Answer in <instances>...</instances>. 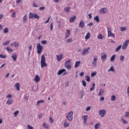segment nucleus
Wrapping results in <instances>:
<instances>
[{
  "label": "nucleus",
  "mask_w": 129,
  "mask_h": 129,
  "mask_svg": "<svg viewBox=\"0 0 129 129\" xmlns=\"http://www.w3.org/2000/svg\"><path fill=\"white\" fill-rule=\"evenodd\" d=\"M45 60H46V57H45V55H44V54H42L41 55V61H40L41 68H44V67H47V63H46V62L45 61Z\"/></svg>",
  "instance_id": "1"
},
{
  "label": "nucleus",
  "mask_w": 129,
  "mask_h": 129,
  "mask_svg": "<svg viewBox=\"0 0 129 129\" xmlns=\"http://www.w3.org/2000/svg\"><path fill=\"white\" fill-rule=\"evenodd\" d=\"M37 49V54H41L42 50H43V46L40 45V43H38L36 46Z\"/></svg>",
  "instance_id": "2"
},
{
  "label": "nucleus",
  "mask_w": 129,
  "mask_h": 129,
  "mask_svg": "<svg viewBox=\"0 0 129 129\" xmlns=\"http://www.w3.org/2000/svg\"><path fill=\"white\" fill-rule=\"evenodd\" d=\"M70 62H71V59H69L66 62L65 67H66V68H67V69H71L72 66H71V63H70Z\"/></svg>",
  "instance_id": "3"
},
{
  "label": "nucleus",
  "mask_w": 129,
  "mask_h": 129,
  "mask_svg": "<svg viewBox=\"0 0 129 129\" xmlns=\"http://www.w3.org/2000/svg\"><path fill=\"white\" fill-rule=\"evenodd\" d=\"M67 118H68L69 120L71 121L73 119V111H71L67 116Z\"/></svg>",
  "instance_id": "4"
},
{
  "label": "nucleus",
  "mask_w": 129,
  "mask_h": 129,
  "mask_svg": "<svg viewBox=\"0 0 129 129\" xmlns=\"http://www.w3.org/2000/svg\"><path fill=\"white\" fill-rule=\"evenodd\" d=\"M106 111L104 109H102L99 111V115L101 116V117H103L106 113Z\"/></svg>",
  "instance_id": "5"
},
{
  "label": "nucleus",
  "mask_w": 129,
  "mask_h": 129,
  "mask_svg": "<svg viewBox=\"0 0 129 129\" xmlns=\"http://www.w3.org/2000/svg\"><path fill=\"white\" fill-rule=\"evenodd\" d=\"M106 57H107V54L104 52L101 53V59L103 61H105V60H106Z\"/></svg>",
  "instance_id": "6"
},
{
  "label": "nucleus",
  "mask_w": 129,
  "mask_h": 129,
  "mask_svg": "<svg viewBox=\"0 0 129 129\" xmlns=\"http://www.w3.org/2000/svg\"><path fill=\"white\" fill-rule=\"evenodd\" d=\"M84 21L83 20H81L79 24V28H84Z\"/></svg>",
  "instance_id": "7"
},
{
  "label": "nucleus",
  "mask_w": 129,
  "mask_h": 129,
  "mask_svg": "<svg viewBox=\"0 0 129 129\" xmlns=\"http://www.w3.org/2000/svg\"><path fill=\"white\" fill-rule=\"evenodd\" d=\"M63 72H66V70L65 69L59 70L57 73V75H61Z\"/></svg>",
  "instance_id": "8"
},
{
  "label": "nucleus",
  "mask_w": 129,
  "mask_h": 129,
  "mask_svg": "<svg viewBox=\"0 0 129 129\" xmlns=\"http://www.w3.org/2000/svg\"><path fill=\"white\" fill-rule=\"evenodd\" d=\"M107 12V10H106V8H102L100 10V13L101 14H105Z\"/></svg>",
  "instance_id": "9"
},
{
  "label": "nucleus",
  "mask_w": 129,
  "mask_h": 129,
  "mask_svg": "<svg viewBox=\"0 0 129 129\" xmlns=\"http://www.w3.org/2000/svg\"><path fill=\"white\" fill-rule=\"evenodd\" d=\"M69 36H70V30L67 29V32L66 34L65 39H67V38H69Z\"/></svg>",
  "instance_id": "10"
},
{
  "label": "nucleus",
  "mask_w": 129,
  "mask_h": 129,
  "mask_svg": "<svg viewBox=\"0 0 129 129\" xmlns=\"http://www.w3.org/2000/svg\"><path fill=\"white\" fill-rule=\"evenodd\" d=\"M62 58H63L62 54H59L58 55H56V59L57 61H61V60H62Z\"/></svg>",
  "instance_id": "11"
},
{
  "label": "nucleus",
  "mask_w": 129,
  "mask_h": 129,
  "mask_svg": "<svg viewBox=\"0 0 129 129\" xmlns=\"http://www.w3.org/2000/svg\"><path fill=\"white\" fill-rule=\"evenodd\" d=\"M89 49H90V47H88L87 49H84L82 52V55H86V54H87V53L88 52V50H89Z\"/></svg>",
  "instance_id": "12"
},
{
  "label": "nucleus",
  "mask_w": 129,
  "mask_h": 129,
  "mask_svg": "<svg viewBox=\"0 0 129 129\" xmlns=\"http://www.w3.org/2000/svg\"><path fill=\"white\" fill-rule=\"evenodd\" d=\"M34 80L36 83L37 82H39V81H40V76H38V75H36L35 76Z\"/></svg>",
  "instance_id": "13"
},
{
  "label": "nucleus",
  "mask_w": 129,
  "mask_h": 129,
  "mask_svg": "<svg viewBox=\"0 0 129 129\" xmlns=\"http://www.w3.org/2000/svg\"><path fill=\"white\" fill-rule=\"evenodd\" d=\"M80 63H81V61H76L75 64V68H77V67H79V65H80Z\"/></svg>",
  "instance_id": "14"
},
{
  "label": "nucleus",
  "mask_w": 129,
  "mask_h": 129,
  "mask_svg": "<svg viewBox=\"0 0 129 129\" xmlns=\"http://www.w3.org/2000/svg\"><path fill=\"white\" fill-rule=\"evenodd\" d=\"M14 102V100L13 99H8L7 103V104H8L9 105L12 104V103Z\"/></svg>",
  "instance_id": "15"
},
{
  "label": "nucleus",
  "mask_w": 129,
  "mask_h": 129,
  "mask_svg": "<svg viewBox=\"0 0 129 129\" xmlns=\"http://www.w3.org/2000/svg\"><path fill=\"white\" fill-rule=\"evenodd\" d=\"M94 21H96V22H97V23H99L100 19H99V17H98V16H96L94 18Z\"/></svg>",
  "instance_id": "16"
},
{
  "label": "nucleus",
  "mask_w": 129,
  "mask_h": 129,
  "mask_svg": "<svg viewBox=\"0 0 129 129\" xmlns=\"http://www.w3.org/2000/svg\"><path fill=\"white\" fill-rule=\"evenodd\" d=\"M110 71H111L112 72H113L114 73V72H115V70L113 68V66L111 67L110 69H109L108 70V72H110Z\"/></svg>",
  "instance_id": "17"
},
{
  "label": "nucleus",
  "mask_w": 129,
  "mask_h": 129,
  "mask_svg": "<svg viewBox=\"0 0 129 129\" xmlns=\"http://www.w3.org/2000/svg\"><path fill=\"white\" fill-rule=\"evenodd\" d=\"M75 20H76V16H74L73 18H71L70 22V23H73L75 22Z\"/></svg>",
  "instance_id": "18"
},
{
  "label": "nucleus",
  "mask_w": 129,
  "mask_h": 129,
  "mask_svg": "<svg viewBox=\"0 0 129 129\" xmlns=\"http://www.w3.org/2000/svg\"><path fill=\"white\" fill-rule=\"evenodd\" d=\"M15 86V87H16L17 90H18V91H19V90H20V83H17Z\"/></svg>",
  "instance_id": "19"
},
{
  "label": "nucleus",
  "mask_w": 129,
  "mask_h": 129,
  "mask_svg": "<svg viewBox=\"0 0 129 129\" xmlns=\"http://www.w3.org/2000/svg\"><path fill=\"white\" fill-rule=\"evenodd\" d=\"M44 102H45V100H38L36 103V105H39V103H44Z\"/></svg>",
  "instance_id": "20"
},
{
  "label": "nucleus",
  "mask_w": 129,
  "mask_h": 129,
  "mask_svg": "<svg viewBox=\"0 0 129 129\" xmlns=\"http://www.w3.org/2000/svg\"><path fill=\"white\" fill-rule=\"evenodd\" d=\"M85 39L86 40H88L89 38H90V33H87V35L85 36Z\"/></svg>",
  "instance_id": "21"
},
{
  "label": "nucleus",
  "mask_w": 129,
  "mask_h": 129,
  "mask_svg": "<svg viewBox=\"0 0 129 129\" xmlns=\"http://www.w3.org/2000/svg\"><path fill=\"white\" fill-rule=\"evenodd\" d=\"M86 120H87V115L84 116V123L86 124Z\"/></svg>",
  "instance_id": "22"
},
{
  "label": "nucleus",
  "mask_w": 129,
  "mask_h": 129,
  "mask_svg": "<svg viewBox=\"0 0 129 129\" xmlns=\"http://www.w3.org/2000/svg\"><path fill=\"white\" fill-rule=\"evenodd\" d=\"M33 18H34V19H38V20H39V19H40V16H39V15H38L37 14L34 13Z\"/></svg>",
  "instance_id": "23"
},
{
  "label": "nucleus",
  "mask_w": 129,
  "mask_h": 129,
  "mask_svg": "<svg viewBox=\"0 0 129 129\" xmlns=\"http://www.w3.org/2000/svg\"><path fill=\"white\" fill-rule=\"evenodd\" d=\"M12 57L14 61L17 60V54H13Z\"/></svg>",
  "instance_id": "24"
},
{
  "label": "nucleus",
  "mask_w": 129,
  "mask_h": 129,
  "mask_svg": "<svg viewBox=\"0 0 129 129\" xmlns=\"http://www.w3.org/2000/svg\"><path fill=\"white\" fill-rule=\"evenodd\" d=\"M94 88H95V84L94 83L92 85V87L90 89V91H93Z\"/></svg>",
  "instance_id": "25"
},
{
  "label": "nucleus",
  "mask_w": 129,
  "mask_h": 129,
  "mask_svg": "<svg viewBox=\"0 0 129 129\" xmlns=\"http://www.w3.org/2000/svg\"><path fill=\"white\" fill-rule=\"evenodd\" d=\"M69 10H71V7H67L64 9V12H66V13H69Z\"/></svg>",
  "instance_id": "26"
},
{
  "label": "nucleus",
  "mask_w": 129,
  "mask_h": 129,
  "mask_svg": "<svg viewBox=\"0 0 129 129\" xmlns=\"http://www.w3.org/2000/svg\"><path fill=\"white\" fill-rule=\"evenodd\" d=\"M6 50L8 51V52H14V50L10 48V47L9 46L7 47Z\"/></svg>",
  "instance_id": "27"
},
{
  "label": "nucleus",
  "mask_w": 129,
  "mask_h": 129,
  "mask_svg": "<svg viewBox=\"0 0 129 129\" xmlns=\"http://www.w3.org/2000/svg\"><path fill=\"white\" fill-rule=\"evenodd\" d=\"M115 56L116 55L115 54L113 55L110 58V61L112 62L114 61V59H115Z\"/></svg>",
  "instance_id": "28"
},
{
  "label": "nucleus",
  "mask_w": 129,
  "mask_h": 129,
  "mask_svg": "<svg viewBox=\"0 0 129 129\" xmlns=\"http://www.w3.org/2000/svg\"><path fill=\"white\" fill-rule=\"evenodd\" d=\"M34 18V14L32 13H29V19H33Z\"/></svg>",
  "instance_id": "29"
},
{
  "label": "nucleus",
  "mask_w": 129,
  "mask_h": 129,
  "mask_svg": "<svg viewBox=\"0 0 129 129\" xmlns=\"http://www.w3.org/2000/svg\"><path fill=\"white\" fill-rule=\"evenodd\" d=\"M104 37L102 36V34H99L98 36V39H99L100 40H102L103 39Z\"/></svg>",
  "instance_id": "30"
},
{
  "label": "nucleus",
  "mask_w": 129,
  "mask_h": 129,
  "mask_svg": "<svg viewBox=\"0 0 129 129\" xmlns=\"http://www.w3.org/2000/svg\"><path fill=\"white\" fill-rule=\"evenodd\" d=\"M4 34H7V33H9V29L6 28L5 29H4Z\"/></svg>",
  "instance_id": "31"
},
{
  "label": "nucleus",
  "mask_w": 129,
  "mask_h": 129,
  "mask_svg": "<svg viewBox=\"0 0 129 129\" xmlns=\"http://www.w3.org/2000/svg\"><path fill=\"white\" fill-rule=\"evenodd\" d=\"M121 49V45H119L116 49V52H118Z\"/></svg>",
  "instance_id": "32"
},
{
  "label": "nucleus",
  "mask_w": 129,
  "mask_h": 129,
  "mask_svg": "<svg viewBox=\"0 0 129 129\" xmlns=\"http://www.w3.org/2000/svg\"><path fill=\"white\" fill-rule=\"evenodd\" d=\"M121 120L123 121V122H124V124H127V123H128L126 120L124 119V118H121Z\"/></svg>",
  "instance_id": "33"
},
{
  "label": "nucleus",
  "mask_w": 129,
  "mask_h": 129,
  "mask_svg": "<svg viewBox=\"0 0 129 129\" xmlns=\"http://www.w3.org/2000/svg\"><path fill=\"white\" fill-rule=\"evenodd\" d=\"M0 58H3V59H6L7 58V55H3V54H0Z\"/></svg>",
  "instance_id": "34"
},
{
  "label": "nucleus",
  "mask_w": 129,
  "mask_h": 129,
  "mask_svg": "<svg viewBox=\"0 0 129 129\" xmlns=\"http://www.w3.org/2000/svg\"><path fill=\"white\" fill-rule=\"evenodd\" d=\"M63 125L64 127H67V126H69V123H67L66 121H64Z\"/></svg>",
  "instance_id": "35"
},
{
  "label": "nucleus",
  "mask_w": 129,
  "mask_h": 129,
  "mask_svg": "<svg viewBox=\"0 0 129 129\" xmlns=\"http://www.w3.org/2000/svg\"><path fill=\"white\" fill-rule=\"evenodd\" d=\"M116 98V97L115 96V95L112 96L111 99V101H114V100H115Z\"/></svg>",
  "instance_id": "36"
},
{
  "label": "nucleus",
  "mask_w": 129,
  "mask_h": 129,
  "mask_svg": "<svg viewBox=\"0 0 129 129\" xmlns=\"http://www.w3.org/2000/svg\"><path fill=\"white\" fill-rule=\"evenodd\" d=\"M23 19L24 23H26L27 22V15H25L23 17Z\"/></svg>",
  "instance_id": "37"
},
{
  "label": "nucleus",
  "mask_w": 129,
  "mask_h": 129,
  "mask_svg": "<svg viewBox=\"0 0 129 129\" xmlns=\"http://www.w3.org/2000/svg\"><path fill=\"white\" fill-rule=\"evenodd\" d=\"M86 81H88V82H90V77H89L88 76H86Z\"/></svg>",
  "instance_id": "38"
},
{
  "label": "nucleus",
  "mask_w": 129,
  "mask_h": 129,
  "mask_svg": "<svg viewBox=\"0 0 129 129\" xmlns=\"http://www.w3.org/2000/svg\"><path fill=\"white\" fill-rule=\"evenodd\" d=\"M99 125H99V123H96V124L95 125V129H98V128H99Z\"/></svg>",
  "instance_id": "39"
},
{
  "label": "nucleus",
  "mask_w": 129,
  "mask_h": 129,
  "mask_svg": "<svg viewBox=\"0 0 129 129\" xmlns=\"http://www.w3.org/2000/svg\"><path fill=\"white\" fill-rule=\"evenodd\" d=\"M82 82L83 83V86L84 87H86V82L84 80L82 81Z\"/></svg>",
  "instance_id": "40"
},
{
  "label": "nucleus",
  "mask_w": 129,
  "mask_h": 129,
  "mask_svg": "<svg viewBox=\"0 0 129 129\" xmlns=\"http://www.w3.org/2000/svg\"><path fill=\"white\" fill-rule=\"evenodd\" d=\"M112 35V33L111 32V31H110V30H108V37H110V36H111Z\"/></svg>",
  "instance_id": "41"
},
{
  "label": "nucleus",
  "mask_w": 129,
  "mask_h": 129,
  "mask_svg": "<svg viewBox=\"0 0 129 129\" xmlns=\"http://www.w3.org/2000/svg\"><path fill=\"white\" fill-rule=\"evenodd\" d=\"M19 112H20V111H19V110H17L14 112V115L15 116H18V114H19Z\"/></svg>",
  "instance_id": "42"
},
{
  "label": "nucleus",
  "mask_w": 129,
  "mask_h": 129,
  "mask_svg": "<svg viewBox=\"0 0 129 129\" xmlns=\"http://www.w3.org/2000/svg\"><path fill=\"white\" fill-rule=\"evenodd\" d=\"M41 43L43 45H46V44H47V40H42L41 41Z\"/></svg>",
  "instance_id": "43"
},
{
  "label": "nucleus",
  "mask_w": 129,
  "mask_h": 129,
  "mask_svg": "<svg viewBox=\"0 0 129 129\" xmlns=\"http://www.w3.org/2000/svg\"><path fill=\"white\" fill-rule=\"evenodd\" d=\"M126 30V28L125 27H120V31L121 32H123V31H125Z\"/></svg>",
  "instance_id": "44"
},
{
  "label": "nucleus",
  "mask_w": 129,
  "mask_h": 129,
  "mask_svg": "<svg viewBox=\"0 0 129 129\" xmlns=\"http://www.w3.org/2000/svg\"><path fill=\"white\" fill-rule=\"evenodd\" d=\"M13 44H14V46L15 47V48H18V47H19V43H17L16 42H14Z\"/></svg>",
  "instance_id": "45"
},
{
  "label": "nucleus",
  "mask_w": 129,
  "mask_h": 129,
  "mask_svg": "<svg viewBox=\"0 0 129 129\" xmlns=\"http://www.w3.org/2000/svg\"><path fill=\"white\" fill-rule=\"evenodd\" d=\"M43 127H45V128H47V129H49V128H48V125L46 124V123H45V122L43 123Z\"/></svg>",
  "instance_id": "46"
},
{
  "label": "nucleus",
  "mask_w": 129,
  "mask_h": 129,
  "mask_svg": "<svg viewBox=\"0 0 129 129\" xmlns=\"http://www.w3.org/2000/svg\"><path fill=\"white\" fill-rule=\"evenodd\" d=\"M10 40L6 41L5 43H3V45L7 46V45H8V44H10Z\"/></svg>",
  "instance_id": "47"
},
{
  "label": "nucleus",
  "mask_w": 129,
  "mask_h": 129,
  "mask_svg": "<svg viewBox=\"0 0 129 129\" xmlns=\"http://www.w3.org/2000/svg\"><path fill=\"white\" fill-rule=\"evenodd\" d=\"M123 60H124V56L123 55H121L120 56V60L122 61Z\"/></svg>",
  "instance_id": "48"
},
{
  "label": "nucleus",
  "mask_w": 129,
  "mask_h": 129,
  "mask_svg": "<svg viewBox=\"0 0 129 129\" xmlns=\"http://www.w3.org/2000/svg\"><path fill=\"white\" fill-rule=\"evenodd\" d=\"M51 19V17H48V18L47 19V21H46L45 22V24H48V23H49L50 20Z\"/></svg>",
  "instance_id": "49"
},
{
  "label": "nucleus",
  "mask_w": 129,
  "mask_h": 129,
  "mask_svg": "<svg viewBox=\"0 0 129 129\" xmlns=\"http://www.w3.org/2000/svg\"><path fill=\"white\" fill-rule=\"evenodd\" d=\"M127 47V46L125 45L124 44H123L122 49V50H125V48Z\"/></svg>",
  "instance_id": "50"
},
{
  "label": "nucleus",
  "mask_w": 129,
  "mask_h": 129,
  "mask_svg": "<svg viewBox=\"0 0 129 129\" xmlns=\"http://www.w3.org/2000/svg\"><path fill=\"white\" fill-rule=\"evenodd\" d=\"M49 121L50 122V123H53L54 122V120H53V118H52V117H49Z\"/></svg>",
  "instance_id": "51"
},
{
  "label": "nucleus",
  "mask_w": 129,
  "mask_h": 129,
  "mask_svg": "<svg viewBox=\"0 0 129 129\" xmlns=\"http://www.w3.org/2000/svg\"><path fill=\"white\" fill-rule=\"evenodd\" d=\"M97 73H92L91 74V77H94L96 75Z\"/></svg>",
  "instance_id": "52"
},
{
  "label": "nucleus",
  "mask_w": 129,
  "mask_h": 129,
  "mask_svg": "<svg viewBox=\"0 0 129 129\" xmlns=\"http://www.w3.org/2000/svg\"><path fill=\"white\" fill-rule=\"evenodd\" d=\"M128 43H129V40H127L125 41L124 44L126 46H127L128 45Z\"/></svg>",
  "instance_id": "53"
},
{
  "label": "nucleus",
  "mask_w": 129,
  "mask_h": 129,
  "mask_svg": "<svg viewBox=\"0 0 129 129\" xmlns=\"http://www.w3.org/2000/svg\"><path fill=\"white\" fill-rule=\"evenodd\" d=\"M97 60H98V58H97V56H95L94 57V61H93V62H97Z\"/></svg>",
  "instance_id": "54"
},
{
  "label": "nucleus",
  "mask_w": 129,
  "mask_h": 129,
  "mask_svg": "<svg viewBox=\"0 0 129 129\" xmlns=\"http://www.w3.org/2000/svg\"><path fill=\"white\" fill-rule=\"evenodd\" d=\"M50 31H53V22L50 24Z\"/></svg>",
  "instance_id": "55"
},
{
  "label": "nucleus",
  "mask_w": 129,
  "mask_h": 129,
  "mask_svg": "<svg viewBox=\"0 0 129 129\" xmlns=\"http://www.w3.org/2000/svg\"><path fill=\"white\" fill-rule=\"evenodd\" d=\"M125 116H126V117H129V112H126L125 113Z\"/></svg>",
  "instance_id": "56"
},
{
  "label": "nucleus",
  "mask_w": 129,
  "mask_h": 129,
  "mask_svg": "<svg viewBox=\"0 0 129 129\" xmlns=\"http://www.w3.org/2000/svg\"><path fill=\"white\" fill-rule=\"evenodd\" d=\"M27 127H28V129H34V128L33 127V126L30 125H27Z\"/></svg>",
  "instance_id": "57"
},
{
  "label": "nucleus",
  "mask_w": 129,
  "mask_h": 129,
  "mask_svg": "<svg viewBox=\"0 0 129 129\" xmlns=\"http://www.w3.org/2000/svg\"><path fill=\"white\" fill-rule=\"evenodd\" d=\"M71 41H72V39L69 38L67 40V43H71Z\"/></svg>",
  "instance_id": "58"
},
{
  "label": "nucleus",
  "mask_w": 129,
  "mask_h": 129,
  "mask_svg": "<svg viewBox=\"0 0 129 129\" xmlns=\"http://www.w3.org/2000/svg\"><path fill=\"white\" fill-rule=\"evenodd\" d=\"M92 64H93V66H94V67H95L96 66L97 63H96V62H95V61H93V62H92Z\"/></svg>",
  "instance_id": "59"
},
{
  "label": "nucleus",
  "mask_w": 129,
  "mask_h": 129,
  "mask_svg": "<svg viewBox=\"0 0 129 129\" xmlns=\"http://www.w3.org/2000/svg\"><path fill=\"white\" fill-rule=\"evenodd\" d=\"M45 9V7H40L39 10H40V11H43V10H44Z\"/></svg>",
  "instance_id": "60"
},
{
  "label": "nucleus",
  "mask_w": 129,
  "mask_h": 129,
  "mask_svg": "<svg viewBox=\"0 0 129 129\" xmlns=\"http://www.w3.org/2000/svg\"><path fill=\"white\" fill-rule=\"evenodd\" d=\"M91 108V107H87L86 109V111H89V110H90Z\"/></svg>",
  "instance_id": "61"
},
{
  "label": "nucleus",
  "mask_w": 129,
  "mask_h": 129,
  "mask_svg": "<svg viewBox=\"0 0 129 129\" xmlns=\"http://www.w3.org/2000/svg\"><path fill=\"white\" fill-rule=\"evenodd\" d=\"M87 26H88V27L89 26H93V23L90 22L89 24H87Z\"/></svg>",
  "instance_id": "62"
},
{
  "label": "nucleus",
  "mask_w": 129,
  "mask_h": 129,
  "mask_svg": "<svg viewBox=\"0 0 129 129\" xmlns=\"http://www.w3.org/2000/svg\"><path fill=\"white\" fill-rule=\"evenodd\" d=\"M100 100L101 101H103V100H104V97H101L100 98Z\"/></svg>",
  "instance_id": "63"
},
{
  "label": "nucleus",
  "mask_w": 129,
  "mask_h": 129,
  "mask_svg": "<svg viewBox=\"0 0 129 129\" xmlns=\"http://www.w3.org/2000/svg\"><path fill=\"white\" fill-rule=\"evenodd\" d=\"M80 76H84V72H82L80 74Z\"/></svg>",
  "instance_id": "64"
}]
</instances>
